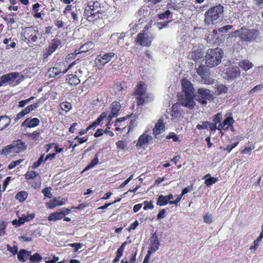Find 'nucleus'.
I'll return each instance as SVG.
<instances>
[{"label":"nucleus","instance_id":"1","mask_svg":"<svg viewBox=\"0 0 263 263\" xmlns=\"http://www.w3.org/2000/svg\"><path fill=\"white\" fill-rule=\"evenodd\" d=\"M104 11L101 6V3L97 0H89L85 7L83 15L89 22L94 23L102 19Z\"/></svg>","mask_w":263,"mask_h":263},{"label":"nucleus","instance_id":"2","mask_svg":"<svg viewBox=\"0 0 263 263\" xmlns=\"http://www.w3.org/2000/svg\"><path fill=\"white\" fill-rule=\"evenodd\" d=\"M224 7L221 5L210 8L204 14V23L208 27L215 25L218 20L222 16Z\"/></svg>","mask_w":263,"mask_h":263},{"label":"nucleus","instance_id":"3","mask_svg":"<svg viewBox=\"0 0 263 263\" xmlns=\"http://www.w3.org/2000/svg\"><path fill=\"white\" fill-rule=\"evenodd\" d=\"M223 52L220 48L209 49L205 55V64L209 68L218 65L221 62Z\"/></svg>","mask_w":263,"mask_h":263},{"label":"nucleus","instance_id":"4","mask_svg":"<svg viewBox=\"0 0 263 263\" xmlns=\"http://www.w3.org/2000/svg\"><path fill=\"white\" fill-rule=\"evenodd\" d=\"M147 87L145 82L140 81L136 85L133 95L136 96L137 105L142 106L145 103V99L148 98L146 93Z\"/></svg>","mask_w":263,"mask_h":263},{"label":"nucleus","instance_id":"5","mask_svg":"<svg viewBox=\"0 0 263 263\" xmlns=\"http://www.w3.org/2000/svg\"><path fill=\"white\" fill-rule=\"evenodd\" d=\"M214 98V95L211 93V91L205 88H198L195 95L196 100L203 105L207 104L208 101H213Z\"/></svg>","mask_w":263,"mask_h":263},{"label":"nucleus","instance_id":"6","mask_svg":"<svg viewBox=\"0 0 263 263\" xmlns=\"http://www.w3.org/2000/svg\"><path fill=\"white\" fill-rule=\"evenodd\" d=\"M76 61L70 63L67 68L65 66L64 62H60L55 64L54 66L49 68L47 71V74L49 78H55L61 73H65L69 69H70L75 64Z\"/></svg>","mask_w":263,"mask_h":263},{"label":"nucleus","instance_id":"7","mask_svg":"<svg viewBox=\"0 0 263 263\" xmlns=\"http://www.w3.org/2000/svg\"><path fill=\"white\" fill-rule=\"evenodd\" d=\"M240 33L239 35L241 40L247 42L255 40L258 35L259 32L256 29H250L242 27L240 30L235 31V33Z\"/></svg>","mask_w":263,"mask_h":263},{"label":"nucleus","instance_id":"8","mask_svg":"<svg viewBox=\"0 0 263 263\" xmlns=\"http://www.w3.org/2000/svg\"><path fill=\"white\" fill-rule=\"evenodd\" d=\"M148 29V27L145 26L144 27V30H143V32H140L137 34L136 38V42L137 43L141 46L146 47H149L151 45L153 41V37L148 36L144 32Z\"/></svg>","mask_w":263,"mask_h":263},{"label":"nucleus","instance_id":"9","mask_svg":"<svg viewBox=\"0 0 263 263\" xmlns=\"http://www.w3.org/2000/svg\"><path fill=\"white\" fill-rule=\"evenodd\" d=\"M27 180H30L29 183L34 189H38L41 186L40 176L37 172L28 171L25 175Z\"/></svg>","mask_w":263,"mask_h":263},{"label":"nucleus","instance_id":"10","mask_svg":"<svg viewBox=\"0 0 263 263\" xmlns=\"http://www.w3.org/2000/svg\"><path fill=\"white\" fill-rule=\"evenodd\" d=\"M196 72L201 77L204 84L211 85L214 83V80L210 78L209 70L205 68L204 65H200L197 68Z\"/></svg>","mask_w":263,"mask_h":263},{"label":"nucleus","instance_id":"11","mask_svg":"<svg viewBox=\"0 0 263 263\" xmlns=\"http://www.w3.org/2000/svg\"><path fill=\"white\" fill-rule=\"evenodd\" d=\"M178 100L182 106L190 109H193L195 107L196 105L194 101L195 95H184V96H178Z\"/></svg>","mask_w":263,"mask_h":263},{"label":"nucleus","instance_id":"12","mask_svg":"<svg viewBox=\"0 0 263 263\" xmlns=\"http://www.w3.org/2000/svg\"><path fill=\"white\" fill-rule=\"evenodd\" d=\"M61 44L62 43L61 40L58 39H54L52 40L48 47L43 51V58H47L57 50Z\"/></svg>","mask_w":263,"mask_h":263},{"label":"nucleus","instance_id":"13","mask_svg":"<svg viewBox=\"0 0 263 263\" xmlns=\"http://www.w3.org/2000/svg\"><path fill=\"white\" fill-rule=\"evenodd\" d=\"M42 100L41 99H39L38 102L36 103H34L32 104L29 105L25 107L24 109H22L21 111L18 112L15 118V121H18L23 117H24L25 115L29 114L32 111L34 110L37 108H38L40 106V104L42 103Z\"/></svg>","mask_w":263,"mask_h":263},{"label":"nucleus","instance_id":"14","mask_svg":"<svg viewBox=\"0 0 263 263\" xmlns=\"http://www.w3.org/2000/svg\"><path fill=\"white\" fill-rule=\"evenodd\" d=\"M115 55V54L114 52L104 54L100 53L96 58L95 61V63L98 66H104L106 63L110 62Z\"/></svg>","mask_w":263,"mask_h":263},{"label":"nucleus","instance_id":"15","mask_svg":"<svg viewBox=\"0 0 263 263\" xmlns=\"http://www.w3.org/2000/svg\"><path fill=\"white\" fill-rule=\"evenodd\" d=\"M18 76L19 73L17 72H10L2 76L1 77L0 87L5 83L11 84Z\"/></svg>","mask_w":263,"mask_h":263},{"label":"nucleus","instance_id":"16","mask_svg":"<svg viewBox=\"0 0 263 263\" xmlns=\"http://www.w3.org/2000/svg\"><path fill=\"white\" fill-rule=\"evenodd\" d=\"M182 91L185 95H195L193 85L186 79H183L181 82Z\"/></svg>","mask_w":263,"mask_h":263},{"label":"nucleus","instance_id":"17","mask_svg":"<svg viewBox=\"0 0 263 263\" xmlns=\"http://www.w3.org/2000/svg\"><path fill=\"white\" fill-rule=\"evenodd\" d=\"M13 146V151L15 153H20L25 151L27 148V145L21 139L14 140L11 143Z\"/></svg>","mask_w":263,"mask_h":263},{"label":"nucleus","instance_id":"18","mask_svg":"<svg viewBox=\"0 0 263 263\" xmlns=\"http://www.w3.org/2000/svg\"><path fill=\"white\" fill-rule=\"evenodd\" d=\"M159 245L160 242L158 239V236L157 235L156 232H155L153 234L151 237V245L149 246V249L148 251V252H149V254H152L157 251L159 249Z\"/></svg>","mask_w":263,"mask_h":263},{"label":"nucleus","instance_id":"19","mask_svg":"<svg viewBox=\"0 0 263 263\" xmlns=\"http://www.w3.org/2000/svg\"><path fill=\"white\" fill-rule=\"evenodd\" d=\"M228 79H235L240 74L239 67L238 66H231L229 67L226 72Z\"/></svg>","mask_w":263,"mask_h":263},{"label":"nucleus","instance_id":"20","mask_svg":"<svg viewBox=\"0 0 263 263\" xmlns=\"http://www.w3.org/2000/svg\"><path fill=\"white\" fill-rule=\"evenodd\" d=\"M40 121L37 118L26 119L21 124V126L25 128H33L40 124Z\"/></svg>","mask_w":263,"mask_h":263},{"label":"nucleus","instance_id":"21","mask_svg":"<svg viewBox=\"0 0 263 263\" xmlns=\"http://www.w3.org/2000/svg\"><path fill=\"white\" fill-rule=\"evenodd\" d=\"M77 74V71H76L75 74H69L66 76V81L69 85L76 86L80 83V77Z\"/></svg>","mask_w":263,"mask_h":263},{"label":"nucleus","instance_id":"22","mask_svg":"<svg viewBox=\"0 0 263 263\" xmlns=\"http://www.w3.org/2000/svg\"><path fill=\"white\" fill-rule=\"evenodd\" d=\"M34 217V215H27V216L23 215V216L19 217L18 219L12 220V223L16 227H17L24 224L26 221L32 219Z\"/></svg>","mask_w":263,"mask_h":263},{"label":"nucleus","instance_id":"23","mask_svg":"<svg viewBox=\"0 0 263 263\" xmlns=\"http://www.w3.org/2000/svg\"><path fill=\"white\" fill-rule=\"evenodd\" d=\"M165 125L163 123V120L161 118L159 119L156 123L155 127L153 129V134L157 138V136L160 134L164 130Z\"/></svg>","mask_w":263,"mask_h":263},{"label":"nucleus","instance_id":"24","mask_svg":"<svg viewBox=\"0 0 263 263\" xmlns=\"http://www.w3.org/2000/svg\"><path fill=\"white\" fill-rule=\"evenodd\" d=\"M106 116L107 114L106 112H102L95 121H93L87 127V130H89L91 129H95L96 127L98 126L105 118H106Z\"/></svg>","mask_w":263,"mask_h":263},{"label":"nucleus","instance_id":"25","mask_svg":"<svg viewBox=\"0 0 263 263\" xmlns=\"http://www.w3.org/2000/svg\"><path fill=\"white\" fill-rule=\"evenodd\" d=\"M151 138L152 137L151 136L145 134H143L141 135L139 137V138L138 139V142L136 144L137 147L141 148L142 146H143L145 144L148 143L149 142V140L151 139Z\"/></svg>","mask_w":263,"mask_h":263},{"label":"nucleus","instance_id":"26","mask_svg":"<svg viewBox=\"0 0 263 263\" xmlns=\"http://www.w3.org/2000/svg\"><path fill=\"white\" fill-rule=\"evenodd\" d=\"M11 123V119L7 115L0 116V131L7 127Z\"/></svg>","mask_w":263,"mask_h":263},{"label":"nucleus","instance_id":"27","mask_svg":"<svg viewBox=\"0 0 263 263\" xmlns=\"http://www.w3.org/2000/svg\"><path fill=\"white\" fill-rule=\"evenodd\" d=\"M192 190V186H188L182 190L181 195H177V198L174 201H170V204H177L181 199L183 195L187 194Z\"/></svg>","mask_w":263,"mask_h":263},{"label":"nucleus","instance_id":"28","mask_svg":"<svg viewBox=\"0 0 263 263\" xmlns=\"http://www.w3.org/2000/svg\"><path fill=\"white\" fill-rule=\"evenodd\" d=\"M28 42H36L38 39L40 32L38 30H31L28 33Z\"/></svg>","mask_w":263,"mask_h":263},{"label":"nucleus","instance_id":"29","mask_svg":"<svg viewBox=\"0 0 263 263\" xmlns=\"http://www.w3.org/2000/svg\"><path fill=\"white\" fill-rule=\"evenodd\" d=\"M31 252L27 251L25 250H21L17 254V259L19 261L24 262L30 255Z\"/></svg>","mask_w":263,"mask_h":263},{"label":"nucleus","instance_id":"30","mask_svg":"<svg viewBox=\"0 0 263 263\" xmlns=\"http://www.w3.org/2000/svg\"><path fill=\"white\" fill-rule=\"evenodd\" d=\"M94 47V44L92 42H87V43L83 44L81 47L78 49V51L79 53L82 52H86L88 51L90 49H92Z\"/></svg>","mask_w":263,"mask_h":263},{"label":"nucleus","instance_id":"31","mask_svg":"<svg viewBox=\"0 0 263 263\" xmlns=\"http://www.w3.org/2000/svg\"><path fill=\"white\" fill-rule=\"evenodd\" d=\"M228 90V88L226 86L223 84H219L215 87L214 95L219 96L222 93H227Z\"/></svg>","mask_w":263,"mask_h":263},{"label":"nucleus","instance_id":"32","mask_svg":"<svg viewBox=\"0 0 263 263\" xmlns=\"http://www.w3.org/2000/svg\"><path fill=\"white\" fill-rule=\"evenodd\" d=\"M238 65L246 71L252 68L253 66L251 62L246 60H244L239 62Z\"/></svg>","mask_w":263,"mask_h":263},{"label":"nucleus","instance_id":"33","mask_svg":"<svg viewBox=\"0 0 263 263\" xmlns=\"http://www.w3.org/2000/svg\"><path fill=\"white\" fill-rule=\"evenodd\" d=\"M13 146L12 143H11L4 147L2 150L0 151V155L7 156L10 153L14 152Z\"/></svg>","mask_w":263,"mask_h":263},{"label":"nucleus","instance_id":"34","mask_svg":"<svg viewBox=\"0 0 263 263\" xmlns=\"http://www.w3.org/2000/svg\"><path fill=\"white\" fill-rule=\"evenodd\" d=\"M28 197V193L26 191L18 192L15 195V198L20 202L24 201Z\"/></svg>","mask_w":263,"mask_h":263},{"label":"nucleus","instance_id":"35","mask_svg":"<svg viewBox=\"0 0 263 263\" xmlns=\"http://www.w3.org/2000/svg\"><path fill=\"white\" fill-rule=\"evenodd\" d=\"M111 105V117H116L117 116L118 112L120 109V105L119 104V103L117 102H114Z\"/></svg>","mask_w":263,"mask_h":263},{"label":"nucleus","instance_id":"36","mask_svg":"<svg viewBox=\"0 0 263 263\" xmlns=\"http://www.w3.org/2000/svg\"><path fill=\"white\" fill-rule=\"evenodd\" d=\"M99 159L97 156V154L96 155V157L91 160L90 163L86 166V167L84 169L82 172L87 171L92 167H93L99 163Z\"/></svg>","mask_w":263,"mask_h":263},{"label":"nucleus","instance_id":"37","mask_svg":"<svg viewBox=\"0 0 263 263\" xmlns=\"http://www.w3.org/2000/svg\"><path fill=\"white\" fill-rule=\"evenodd\" d=\"M40 134L41 133L39 131L36 130L32 133H27L25 135L29 139L36 140L39 139Z\"/></svg>","mask_w":263,"mask_h":263},{"label":"nucleus","instance_id":"38","mask_svg":"<svg viewBox=\"0 0 263 263\" xmlns=\"http://www.w3.org/2000/svg\"><path fill=\"white\" fill-rule=\"evenodd\" d=\"M60 106L62 110L66 112H68L72 108L71 104L68 102H63L60 103Z\"/></svg>","mask_w":263,"mask_h":263},{"label":"nucleus","instance_id":"39","mask_svg":"<svg viewBox=\"0 0 263 263\" xmlns=\"http://www.w3.org/2000/svg\"><path fill=\"white\" fill-rule=\"evenodd\" d=\"M44 154H42L39 158V159L33 163L32 165V168L35 169L37 167H39L43 162H46L44 161Z\"/></svg>","mask_w":263,"mask_h":263},{"label":"nucleus","instance_id":"40","mask_svg":"<svg viewBox=\"0 0 263 263\" xmlns=\"http://www.w3.org/2000/svg\"><path fill=\"white\" fill-rule=\"evenodd\" d=\"M166 196L161 195L159 196L157 200V204L160 206H163L168 203Z\"/></svg>","mask_w":263,"mask_h":263},{"label":"nucleus","instance_id":"41","mask_svg":"<svg viewBox=\"0 0 263 263\" xmlns=\"http://www.w3.org/2000/svg\"><path fill=\"white\" fill-rule=\"evenodd\" d=\"M171 115L174 118H176L180 115V111L177 109V106L175 104L172 106Z\"/></svg>","mask_w":263,"mask_h":263},{"label":"nucleus","instance_id":"42","mask_svg":"<svg viewBox=\"0 0 263 263\" xmlns=\"http://www.w3.org/2000/svg\"><path fill=\"white\" fill-rule=\"evenodd\" d=\"M117 148L119 150H124L126 147L127 143L125 140H119L116 143Z\"/></svg>","mask_w":263,"mask_h":263},{"label":"nucleus","instance_id":"43","mask_svg":"<svg viewBox=\"0 0 263 263\" xmlns=\"http://www.w3.org/2000/svg\"><path fill=\"white\" fill-rule=\"evenodd\" d=\"M218 180V179L217 177H210V178L205 179L204 183L207 186H210L217 182Z\"/></svg>","mask_w":263,"mask_h":263},{"label":"nucleus","instance_id":"44","mask_svg":"<svg viewBox=\"0 0 263 263\" xmlns=\"http://www.w3.org/2000/svg\"><path fill=\"white\" fill-rule=\"evenodd\" d=\"M63 204V202L61 201L57 200L56 199H54L52 200H50L49 202L48 203L49 208L52 209L53 208L56 207L58 205H61Z\"/></svg>","mask_w":263,"mask_h":263},{"label":"nucleus","instance_id":"45","mask_svg":"<svg viewBox=\"0 0 263 263\" xmlns=\"http://www.w3.org/2000/svg\"><path fill=\"white\" fill-rule=\"evenodd\" d=\"M29 256H30V260L32 262H36V263L39 262L42 259V257L38 253H35V254H34L33 255H30Z\"/></svg>","mask_w":263,"mask_h":263},{"label":"nucleus","instance_id":"46","mask_svg":"<svg viewBox=\"0 0 263 263\" xmlns=\"http://www.w3.org/2000/svg\"><path fill=\"white\" fill-rule=\"evenodd\" d=\"M172 21V20H170L164 22H157L155 23V25L157 26L158 29L160 30L163 28L166 27L168 23H171Z\"/></svg>","mask_w":263,"mask_h":263},{"label":"nucleus","instance_id":"47","mask_svg":"<svg viewBox=\"0 0 263 263\" xmlns=\"http://www.w3.org/2000/svg\"><path fill=\"white\" fill-rule=\"evenodd\" d=\"M51 187H46L43 189L42 192L44 194L45 197L51 198L52 197V194L51 193Z\"/></svg>","mask_w":263,"mask_h":263},{"label":"nucleus","instance_id":"48","mask_svg":"<svg viewBox=\"0 0 263 263\" xmlns=\"http://www.w3.org/2000/svg\"><path fill=\"white\" fill-rule=\"evenodd\" d=\"M78 50H75V51L73 53H69V54H67L65 58L66 62H68L69 61H70L73 60L76 58V56L78 54H79V52H78Z\"/></svg>","mask_w":263,"mask_h":263},{"label":"nucleus","instance_id":"49","mask_svg":"<svg viewBox=\"0 0 263 263\" xmlns=\"http://www.w3.org/2000/svg\"><path fill=\"white\" fill-rule=\"evenodd\" d=\"M171 15V11L168 10L165 11L163 13H160L158 15V17L160 20H163L164 18H168Z\"/></svg>","mask_w":263,"mask_h":263},{"label":"nucleus","instance_id":"50","mask_svg":"<svg viewBox=\"0 0 263 263\" xmlns=\"http://www.w3.org/2000/svg\"><path fill=\"white\" fill-rule=\"evenodd\" d=\"M24 161V159H19L16 161H12L8 166L9 170H11L14 168L16 166L20 164L22 162Z\"/></svg>","mask_w":263,"mask_h":263},{"label":"nucleus","instance_id":"51","mask_svg":"<svg viewBox=\"0 0 263 263\" xmlns=\"http://www.w3.org/2000/svg\"><path fill=\"white\" fill-rule=\"evenodd\" d=\"M223 122L224 125H228V127H229V126H232L235 121L232 117H227Z\"/></svg>","mask_w":263,"mask_h":263},{"label":"nucleus","instance_id":"52","mask_svg":"<svg viewBox=\"0 0 263 263\" xmlns=\"http://www.w3.org/2000/svg\"><path fill=\"white\" fill-rule=\"evenodd\" d=\"M233 28V26L231 25H227L221 27L219 28L218 30V31L222 33H227L230 30H231Z\"/></svg>","mask_w":263,"mask_h":263},{"label":"nucleus","instance_id":"53","mask_svg":"<svg viewBox=\"0 0 263 263\" xmlns=\"http://www.w3.org/2000/svg\"><path fill=\"white\" fill-rule=\"evenodd\" d=\"M166 138L168 139H172L174 142H180L178 136L174 133H171Z\"/></svg>","mask_w":263,"mask_h":263},{"label":"nucleus","instance_id":"54","mask_svg":"<svg viewBox=\"0 0 263 263\" xmlns=\"http://www.w3.org/2000/svg\"><path fill=\"white\" fill-rule=\"evenodd\" d=\"M63 215H50V216L48 217V219L49 221H54L58 219H62Z\"/></svg>","mask_w":263,"mask_h":263},{"label":"nucleus","instance_id":"55","mask_svg":"<svg viewBox=\"0 0 263 263\" xmlns=\"http://www.w3.org/2000/svg\"><path fill=\"white\" fill-rule=\"evenodd\" d=\"M239 143V141H237L231 145H228L226 148H223V151H227L230 153L234 147H235Z\"/></svg>","mask_w":263,"mask_h":263},{"label":"nucleus","instance_id":"56","mask_svg":"<svg viewBox=\"0 0 263 263\" xmlns=\"http://www.w3.org/2000/svg\"><path fill=\"white\" fill-rule=\"evenodd\" d=\"M221 115L220 114V113H218V114L215 115L213 117V121L214 123L216 124L217 123H220L221 121Z\"/></svg>","mask_w":263,"mask_h":263},{"label":"nucleus","instance_id":"57","mask_svg":"<svg viewBox=\"0 0 263 263\" xmlns=\"http://www.w3.org/2000/svg\"><path fill=\"white\" fill-rule=\"evenodd\" d=\"M209 121H203L202 123V124H197L196 126V128L198 129H202L204 128L206 129L208 126H209Z\"/></svg>","mask_w":263,"mask_h":263},{"label":"nucleus","instance_id":"58","mask_svg":"<svg viewBox=\"0 0 263 263\" xmlns=\"http://www.w3.org/2000/svg\"><path fill=\"white\" fill-rule=\"evenodd\" d=\"M213 219L212 215H205L203 217L204 222L208 224H210L213 221Z\"/></svg>","mask_w":263,"mask_h":263},{"label":"nucleus","instance_id":"59","mask_svg":"<svg viewBox=\"0 0 263 263\" xmlns=\"http://www.w3.org/2000/svg\"><path fill=\"white\" fill-rule=\"evenodd\" d=\"M144 204L143 209L144 210L152 209L154 208V205L151 202L145 201Z\"/></svg>","mask_w":263,"mask_h":263},{"label":"nucleus","instance_id":"60","mask_svg":"<svg viewBox=\"0 0 263 263\" xmlns=\"http://www.w3.org/2000/svg\"><path fill=\"white\" fill-rule=\"evenodd\" d=\"M6 226L3 221H0V236L4 235L5 233Z\"/></svg>","mask_w":263,"mask_h":263},{"label":"nucleus","instance_id":"61","mask_svg":"<svg viewBox=\"0 0 263 263\" xmlns=\"http://www.w3.org/2000/svg\"><path fill=\"white\" fill-rule=\"evenodd\" d=\"M8 250L11 252L12 254H15L17 252V248L16 246L11 247L9 245H7Z\"/></svg>","mask_w":263,"mask_h":263},{"label":"nucleus","instance_id":"62","mask_svg":"<svg viewBox=\"0 0 263 263\" xmlns=\"http://www.w3.org/2000/svg\"><path fill=\"white\" fill-rule=\"evenodd\" d=\"M69 246L72 247H74L75 248L74 251L76 252L82 248V245L80 243H71Z\"/></svg>","mask_w":263,"mask_h":263},{"label":"nucleus","instance_id":"63","mask_svg":"<svg viewBox=\"0 0 263 263\" xmlns=\"http://www.w3.org/2000/svg\"><path fill=\"white\" fill-rule=\"evenodd\" d=\"M104 130L99 128L97 130L96 132L94 134V137L96 138L99 137L103 135Z\"/></svg>","mask_w":263,"mask_h":263},{"label":"nucleus","instance_id":"64","mask_svg":"<svg viewBox=\"0 0 263 263\" xmlns=\"http://www.w3.org/2000/svg\"><path fill=\"white\" fill-rule=\"evenodd\" d=\"M254 148V147L251 148V147H245L241 152L242 154H250L252 150Z\"/></svg>","mask_w":263,"mask_h":263}]
</instances>
